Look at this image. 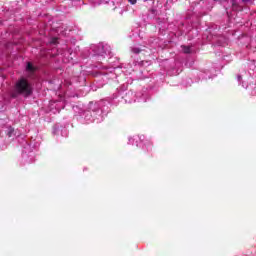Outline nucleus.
I'll use <instances>...</instances> for the list:
<instances>
[{
	"instance_id": "1",
	"label": "nucleus",
	"mask_w": 256,
	"mask_h": 256,
	"mask_svg": "<svg viewBox=\"0 0 256 256\" xmlns=\"http://www.w3.org/2000/svg\"><path fill=\"white\" fill-rule=\"evenodd\" d=\"M111 111V102L102 100L100 102L90 103L88 110L82 112L79 116L80 123H102Z\"/></svg>"
},
{
	"instance_id": "13",
	"label": "nucleus",
	"mask_w": 256,
	"mask_h": 256,
	"mask_svg": "<svg viewBox=\"0 0 256 256\" xmlns=\"http://www.w3.org/2000/svg\"><path fill=\"white\" fill-rule=\"evenodd\" d=\"M131 52L134 53V55H139L141 53V48L139 47H132Z\"/></svg>"
},
{
	"instance_id": "7",
	"label": "nucleus",
	"mask_w": 256,
	"mask_h": 256,
	"mask_svg": "<svg viewBox=\"0 0 256 256\" xmlns=\"http://www.w3.org/2000/svg\"><path fill=\"white\" fill-rule=\"evenodd\" d=\"M53 135H61V137H67V135H69V131H67V128H65V126L56 124L53 127Z\"/></svg>"
},
{
	"instance_id": "15",
	"label": "nucleus",
	"mask_w": 256,
	"mask_h": 256,
	"mask_svg": "<svg viewBox=\"0 0 256 256\" xmlns=\"http://www.w3.org/2000/svg\"><path fill=\"white\" fill-rule=\"evenodd\" d=\"M134 63V65H135V67H137V65H143V61H134L133 62Z\"/></svg>"
},
{
	"instance_id": "2",
	"label": "nucleus",
	"mask_w": 256,
	"mask_h": 256,
	"mask_svg": "<svg viewBox=\"0 0 256 256\" xmlns=\"http://www.w3.org/2000/svg\"><path fill=\"white\" fill-rule=\"evenodd\" d=\"M33 95V84L29 82L26 78H20L14 85L13 91L11 92L12 99H17V97H31Z\"/></svg>"
},
{
	"instance_id": "20",
	"label": "nucleus",
	"mask_w": 256,
	"mask_h": 256,
	"mask_svg": "<svg viewBox=\"0 0 256 256\" xmlns=\"http://www.w3.org/2000/svg\"><path fill=\"white\" fill-rule=\"evenodd\" d=\"M242 1H244V3H251V1L253 0H242Z\"/></svg>"
},
{
	"instance_id": "19",
	"label": "nucleus",
	"mask_w": 256,
	"mask_h": 256,
	"mask_svg": "<svg viewBox=\"0 0 256 256\" xmlns=\"http://www.w3.org/2000/svg\"><path fill=\"white\" fill-rule=\"evenodd\" d=\"M202 79H211V76L202 75Z\"/></svg>"
},
{
	"instance_id": "16",
	"label": "nucleus",
	"mask_w": 256,
	"mask_h": 256,
	"mask_svg": "<svg viewBox=\"0 0 256 256\" xmlns=\"http://www.w3.org/2000/svg\"><path fill=\"white\" fill-rule=\"evenodd\" d=\"M128 3L130 5H135L137 3V0H128Z\"/></svg>"
},
{
	"instance_id": "5",
	"label": "nucleus",
	"mask_w": 256,
	"mask_h": 256,
	"mask_svg": "<svg viewBox=\"0 0 256 256\" xmlns=\"http://www.w3.org/2000/svg\"><path fill=\"white\" fill-rule=\"evenodd\" d=\"M91 49L98 61L105 59L106 55H111V46L109 44L99 43L98 45H93Z\"/></svg>"
},
{
	"instance_id": "17",
	"label": "nucleus",
	"mask_w": 256,
	"mask_h": 256,
	"mask_svg": "<svg viewBox=\"0 0 256 256\" xmlns=\"http://www.w3.org/2000/svg\"><path fill=\"white\" fill-rule=\"evenodd\" d=\"M237 81H238L239 84H241V81H243V78L241 77V75L237 76Z\"/></svg>"
},
{
	"instance_id": "8",
	"label": "nucleus",
	"mask_w": 256,
	"mask_h": 256,
	"mask_svg": "<svg viewBox=\"0 0 256 256\" xmlns=\"http://www.w3.org/2000/svg\"><path fill=\"white\" fill-rule=\"evenodd\" d=\"M145 139V136H134L128 138V145H136V147H140L141 143H143V140Z\"/></svg>"
},
{
	"instance_id": "10",
	"label": "nucleus",
	"mask_w": 256,
	"mask_h": 256,
	"mask_svg": "<svg viewBox=\"0 0 256 256\" xmlns=\"http://www.w3.org/2000/svg\"><path fill=\"white\" fill-rule=\"evenodd\" d=\"M5 129V133L8 137H17V130H15L11 125H7Z\"/></svg>"
},
{
	"instance_id": "11",
	"label": "nucleus",
	"mask_w": 256,
	"mask_h": 256,
	"mask_svg": "<svg viewBox=\"0 0 256 256\" xmlns=\"http://www.w3.org/2000/svg\"><path fill=\"white\" fill-rule=\"evenodd\" d=\"M185 27V24H181V26H179V30L181 31V35L183 34H187V33H191V31H196V30H193L191 28H184Z\"/></svg>"
},
{
	"instance_id": "12",
	"label": "nucleus",
	"mask_w": 256,
	"mask_h": 256,
	"mask_svg": "<svg viewBox=\"0 0 256 256\" xmlns=\"http://www.w3.org/2000/svg\"><path fill=\"white\" fill-rule=\"evenodd\" d=\"M230 3L232 4L233 11H239V8L237 6V0H230Z\"/></svg>"
},
{
	"instance_id": "4",
	"label": "nucleus",
	"mask_w": 256,
	"mask_h": 256,
	"mask_svg": "<svg viewBox=\"0 0 256 256\" xmlns=\"http://www.w3.org/2000/svg\"><path fill=\"white\" fill-rule=\"evenodd\" d=\"M39 142L37 140H23L22 141V163H35V150L39 149Z\"/></svg>"
},
{
	"instance_id": "18",
	"label": "nucleus",
	"mask_w": 256,
	"mask_h": 256,
	"mask_svg": "<svg viewBox=\"0 0 256 256\" xmlns=\"http://www.w3.org/2000/svg\"><path fill=\"white\" fill-rule=\"evenodd\" d=\"M51 43H52V45H57V38H53Z\"/></svg>"
},
{
	"instance_id": "9",
	"label": "nucleus",
	"mask_w": 256,
	"mask_h": 256,
	"mask_svg": "<svg viewBox=\"0 0 256 256\" xmlns=\"http://www.w3.org/2000/svg\"><path fill=\"white\" fill-rule=\"evenodd\" d=\"M37 69H38L37 66L32 64V62H26L25 71L28 74V77H33L37 72Z\"/></svg>"
},
{
	"instance_id": "14",
	"label": "nucleus",
	"mask_w": 256,
	"mask_h": 256,
	"mask_svg": "<svg viewBox=\"0 0 256 256\" xmlns=\"http://www.w3.org/2000/svg\"><path fill=\"white\" fill-rule=\"evenodd\" d=\"M182 49L186 54L191 53L192 51L190 46H182Z\"/></svg>"
},
{
	"instance_id": "21",
	"label": "nucleus",
	"mask_w": 256,
	"mask_h": 256,
	"mask_svg": "<svg viewBox=\"0 0 256 256\" xmlns=\"http://www.w3.org/2000/svg\"><path fill=\"white\" fill-rule=\"evenodd\" d=\"M242 87H244V89H247V84L242 82Z\"/></svg>"
},
{
	"instance_id": "6",
	"label": "nucleus",
	"mask_w": 256,
	"mask_h": 256,
	"mask_svg": "<svg viewBox=\"0 0 256 256\" xmlns=\"http://www.w3.org/2000/svg\"><path fill=\"white\" fill-rule=\"evenodd\" d=\"M109 73L107 72H99V74L96 76V83L98 85V87H103V85H105V83H107V81L109 80Z\"/></svg>"
},
{
	"instance_id": "3",
	"label": "nucleus",
	"mask_w": 256,
	"mask_h": 256,
	"mask_svg": "<svg viewBox=\"0 0 256 256\" xmlns=\"http://www.w3.org/2000/svg\"><path fill=\"white\" fill-rule=\"evenodd\" d=\"M114 99H118L120 101H124V103H135V101H143L146 103L147 99H149V93H147V89L144 88L142 92L135 94L133 90H121L118 94L114 97Z\"/></svg>"
}]
</instances>
